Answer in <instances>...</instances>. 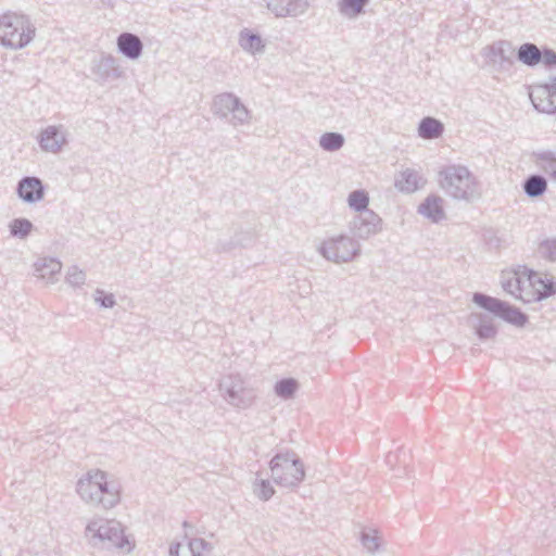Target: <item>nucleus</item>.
<instances>
[{
  "mask_svg": "<svg viewBox=\"0 0 556 556\" xmlns=\"http://www.w3.org/2000/svg\"><path fill=\"white\" fill-rule=\"evenodd\" d=\"M76 492L87 504L103 509L116 506L121 501L118 485L108 481V475L100 469L89 470L76 483Z\"/></svg>",
  "mask_w": 556,
  "mask_h": 556,
  "instance_id": "1",
  "label": "nucleus"
},
{
  "mask_svg": "<svg viewBox=\"0 0 556 556\" xmlns=\"http://www.w3.org/2000/svg\"><path fill=\"white\" fill-rule=\"evenodd\" d=\"M441 189L454 200L472 202L481 197L480 182L463 165H447L439 172Z\"/></svg>",
  "mask_w": 556,
  "mask_h": 556,
  "instance_id": "2",
  "label": "nucleus"
},
{
  "mask_svg": "<svg viewBox=\"0 0 556 556\" xmlns=\"http://www.w3.org/2000/svg\"><path fill=\"white\" fill-rule=\"evenodd\" d=\"M36 35L30 17L21 12L8 11L0 16V45L13 50L28 46Z\"/></svg>",
  "mask_w": 556,
  "mask_h": 556,
  "instance_id": "3",
  "label": "nucleus"
},
{
  "mask_svg": "<svg viewBox=\"0 0 556 556\" xmlns=\"http://www.w3.org/2000/svg\"><path fill=\"white\" fill-rule=\"evenodd\" d=\"M273 480L286 488L298 486L305 477L304 465L294 452L276 454L270 463Z\"/></svg>",
  "mask_w": 556,
  "mask_h": 556,
  "instance_id": "4",
  "label": "nucleus"
},
{
  "mask_svg": "<svg viewBox=\"0 0 556 556\" xmlns=\"http://www.w3.org/2000/svg\"><path fill=\"white\" fill-rule=\"evenodd\" d=\"M86 535L90 536L92 544L102 543L106 548L131 551L128 539L125 536L124 528L121 522L111 519H94L88 522L86 527Z\"/></svg>",
  "mask_w": 556,
  "mask_h": 556,
  "instance_id": "5",
  "label": "nucleus"
},
{
  "mask_svg": "<svg viewBox=\"0 0 556 556\" xmlns=\"http://www.w3.org/2000/svg\"><path fill=\"white\" fill-rule=\"evenodd\" d=\"M218 390L222 397L230 406L238 409L251 407L257 397L256 390L239 374H229L222 377Z\"/></svg>",
  "mask_w": 556,
  "mask_h": 556,
  "instance_id": "6",
  "label": "nucleus"
},
{
  "mask_svg": "<svg viewBox=\"0 0 556 556\" xmlns=\"http://www.w3.org/2000/svg\"><path fill=\"white\" fill-rule=\"evenodd\" d=\"M211 111L214 116L227 119L233 127L248 125L252 118L251 111L232 92L216 94L213 98Z\"/></svg>",
  "mask_w": 556,
  "mask_h": 556,
  "instance_id": "7",
  "label": "nucleus"
},
{
  "mask_svg": "<svg viewBox=\"0 0 556 556\" xmlns=\"http://www.w3.org/2000/svg\"><path fill=\"white\" fill-rule=\"evenodd\" d=\"M472 302L492 314L494 317L519 328L525 327L529 320L528 315L520 308L513 306L508 302L481 292H475L472 294Z\"/></svg>",
  "mask_w": 556,
  "mask_h": 556,
  "instance_id": "8",
  "label": "nucleus"
},
{
  "mask_svg": "<svg viewBox=\"0 0 556 556\" xmlns=\"http://www.w3.org/2000/svg\"><path fill=\"white\" fill-rule=\"evenodd\" d=\"M318 251L327 261L336 264L349 263L361 254V244L355 238L339 235L325 240Z\"/></svg>",
  "mask_w": 556,
  "mask_h": 556,
  "instance_id": "9",
  "label": "nucleus"
},
{
  "mask_svg": "<svg viewBox=\"0 0 556 556\" xmlns=\"http://www.w3.org/2000/svg\"><path fill=\"white\" fill-rule=\"evenodd\" d=\"M481 54L486 63L497 71H508L515 60V49L507 40H498L484 47Z\"/></svg>",
  "mask_w": 556,
  "mask_h": 556,
  "instance_id": "10",
  "label": "nucleus"
},
{
  "mask_svg": "<svg viewBox=\"0 0 556 556\" xmlns=\"http://www.w3.org/2000/svg\"><path fill=\"white\" fill-rule=\"evenodd\" d=\"M382 218L374 211L358 214L350 223L352 235L362 240H367L382 231Z\"/></svg>",
  "mask_w": 556,
  "mask_h": 556,
  "instance_id": "11",
  "label": "nucleus"
},
{
  "mask_svg": "<svg viewBox=\"0 0 556 556\" xmlns=\"http://www.w3.org/2000/svg\"><path fill=\"white\" fill-rule=\"evenodd\" d=\"M534 109L541 113H556V86L552 77L547 84L534 85L529 93Z\"/></svg>",
  "mask_w": 556,
  "mask_h": 556,
  "instance_id": "12",
  "label": "nucleus"
},
{
  "mask_svg": "<svg viewBox=\"0 0 556 556\" xmlns=\"http://www.w3.org/2000/svg\"><path fill=\"white\" fill-rule=\"evenodd\" d=\"M91 72L100 84L124 77V70L119 66L117 59L111 54H102L98 60H94Z\"/></svg>",
  "mask_w": 556,
  "mask_h": 556,
  "instance_id": "13",
  "label": "nucleus"
},
{
  "mask_svg": "<svg viewBox=\"0 0 556 556\" xmlns=\"http://www.w3.org/2000/svg\"><path fill=\"white\" fill-rule=\"evenodd\" d=\"M16 193L25 203H37L43 200L46 186L39 177L25 176L18 180Z\"/></svg>",
  "mask_w": 556,
  "mask_h": 556,
  "instance_id": "14",
  "label": "nucleus"
},
{
  "mask_svg": "<svg viewBox=\"0 0 556 556\" xmlns=\"http://www.w3.org/2000/svg\"><path fill=\"white\" fill-rule=\"evenodd\" d=\"M38 143L42 151L49 153H59L67 143L66 132L63 126L50 125L43 128L38 136Z\"/></svg>",
  "mask_w": 556,
  "mask_h": 556,
  "instance_id": "15",
  "label": "nucleus"
},
{
  "mask_svg": "<svg viewBox=\"0 0 556 556\" xmlns=\"http://www.w3.org/2000/svg\"><path fill=\"white\" fill-rule=\"evenodd\" d=\"M309 8V0H267V9L277 17L299 16Z\"/></svg>",
  "mask_w": 556,
  "mask_h": 556,
  "instance_id": "16",
  "label": "nucleus"
},
{
  "mask_svg": "<svg viewBox=\"0 0 556 556\" xmlns=\"http://www.w3.org/2000/svg\"><path fill=\"white\" fill-rule=\"evenodd\" d=\"M186 542L172 544L169 547L170 556H201L210 547V543L202 538L188 539Z\"/></svg>",
  "mask_w": 556,
  "mask_h": 556,
  "instance_id": "17",
  "label": "nucleus"
},
{
  "mask_svg": "<svg viewBox=\"0 0 556 556\" xmlns=\"http://www.w3.org/2000/svg\"><path fill=\"white\" fill-rule=\"evenodd\" d=\"M118 52L129 60H138L142 55L143 43L139 36L132 33H122L117 40Z\"/></svg>",
  "mask_w": 556,
  "mask_h": 556,
  "instance_id": "18",
  "label": "nucleus"
},
{
  "mask_svg": "<svg viewBox=\"0 0 556 556\" xmlns=\"http://www.w3.org/2000/svg\"><path fill=\"white\" fill-rule=\"evenodd\" d=\"M469 323L475 329L476 336L480 340L493 339L497 334V328L493 323L492 317L482 313H471Z\"/></svg>",
  "mask_w": 556,
  "mask_h": 556,
  "instance_id": "19",
  "label": "nucleus"
},
{
  "mask_svg": "<svg viewBox=\"0 0 556 556\" xmlns=\"http://www.w3.org/2000/svg\"><path fill=\"white\" fill-rule=\"evenodd\" d=\"M526 282H528V275H525L523 270H517L509 274L507 277H503L501 283L504 291L525 303H529L531 300L523 295Z\"/></svg>",
  "mask_w": 556,
  "mask_h": 556,
  "instance_id": "20",
  "label": "nucleus"
},
{
  "mask_svg": "<svg viewBox=\"0 0 556 556\" xmlns=\"http://www.w3.org/2000/svg\"><path fill=\"white\" fill-rule=\"evenodd\" d=\"M418 213L430 219L432 223H439L445 218L443 199L435 194L428 195L418 206Z\"/></svg>",
  "mask_w": 556,
  "mask_h": 556,
  "instance_id": "21",
  "label": "nucleus"
},
{
  "mask_svg": "<svg viewBox=\"0 0 556 556\" xmlns=\"http://www.w3.org/2000/svg\"><path fill=\"white\" fill-rule=\"evenodd\" d=\"M35 273L41 279H47L48 283L55 282V275L60 274L62 264L54 257H45L38 260L35 264Z\"/></svg>",
  "mask_w": 556,
  "mask_h": 556,
  "instance_id": "22",
  "label": "nucleus"
},
{
  "mask_svg": "<svg viewBox=\"0 0 556 556\" xmlns=\"http://www.w3.org/2000/svg\"><path fill=\"white\" fill-rule=\"evenodd\" d=\"M522 190L530 199L540 198L547 191V180L542 175L532 174L523 180Z\"/></svg>",
  "mask_w": 556,
  "mask_h": 556,
  "instance_id": "23",
  "label": "nucleus"
},
{
  "mask_svg": "<svg viewBox=\"0 0 556 556\" xmlns=\"http://www.w3.org/2000/svg\"><path fill=\"white\" fill-rule=\"evenodd\" d=\"M523 274L528 275V282L530 286H535L536 283H540L543 289L536 290V296L535 300H543L546 299L553 294L556 293V281L555 280H543L542 277L536 274L535 271L528 269L527 267H523Z\"/></svg>",
  "mask_w": 556,
  "mask_h": 556,
  "instance_id": "24",
  "label": "nucleus"
},
{
  "mask_svg": "<svg viewBox=\"0 0 556 556\" xmlns=\"http://www.w3.org/2000/svg\"><path fill=\"white\" fill-rule=\"evenodd\" d=\"M444 132V125L441 121L427 116L418 125V136L422 139H438Z\"/></svg>",
  "mask_w": 556,
  "mask_h": 556,
  "instance_id": "25",
  "label": "nucleus"
},
{
  "mask_svg": "<svg viewBox=\"0 0 556 556\" xmlns=\"http://www.w3.org/2000/svg\"><path fill=\"white\" fill-rule=\"evenodd\" d=\"M239 46L247 52L252 54L263 52L265 45L260 35L244 28L239 34Z\"/></svg>",
  "mask_w": 556,
  "mask_h": 556,
  "instance_id": "26",
  "label": "nucleus"
},
{
  "mask_svg": "<svg viewBox=\"0 0 556 556\" xmlns=\"http://www.w3.org/2000/svg\"><path fill=\"white\" fill-rule=\"evenodd\" d=\"M517 59L528 66H535L541 62L542 53L536 45L526 42L517 51Z\"/></svg>",
  "mask_w": 556,
  "mask_h": 556,
  "instance_id": "27",
  "label": "nucleus"
},
{
  "mask_svg": "<svg viewBox=\"0 0 556 556\" xmlns=\"http://www.w3.org/2000/svg\"><path fill=\"white\" fill-rule=\"evenodd\" d=\"M34 228V224L25 217L14 218L9 224L10 235L13 238L21 240L26 239L31 233Z\"/></svg>",
  "mask_w": 556,
  "mask_h": 556,
  "instance_id": "28",
  "label": "nucleus"
},
{
  "mask_svg": "<svg viewBox=\"0 0 556 556\" xmlns=\"http://www.w3.org/2000/svg\"><path fill=\"white\" fill-rule=\"evenodd\" d=\"M369 0H339V12L348 17H357L365 12Z\"/></svg>",
  "mask_w": 556,
  "mask_h": 556,
  "instance_id": "29",
  "label": "nucleus"
},
{
  "mask_svg": "<svg viewBox=\"0 0 556 556\" xmlns=\"http://www.w3.org/2000/svg\"><path fill=\"white\" fill-rule=\"evenodd\" d=\"M344 136L336 131L325 132L319 138V147L327 152L339 151L344 146Z\"/></svg>",
  "mask_w": 556,
  "mask_h": 556,
  "instance_id": "30",
  "label": "nucleus"
},
{
  "mask_svg": "<svg viewBox=\"0 0 556 556\" xmlns=\"http://www.w3.org/2000/svg\"><path fill=\"white\" fill-rule=\"evenodd\" d=\"M299 389V382L294 378H283L274 386L275 394L282 400L292 399Z\"/></svg>",
  "mask_w": 556,
  "mask_h": 556,
  "instance_id": "31",
  "label": "nucleus"
},
{
  "mask_svg": "<svg viewBox=\"0 0 556 556\" xmlns=\"http://www.w3.org/2000/svg\"><path fill=\"white\" fill-rule=\"evenodd\" d=\"M540 168L553 180H556V152L543 151L535 154Z\"/></svg>",
  "mask_w": 556,
  "mask_h": 556,
  "instance_id": "32",
  "label": "nucleus"
},
{
  "mask_svg": "<svg viewBox=\"0 0 556 556\" xmlns=\"http://www.w3.org/2000/svg\"><path fill=\"white\" fill-rule=\"evenodd\" d=\"M348 203L350 208L354 210L355 212L362 214L366 211H370L368 208L369 204V195L368 192L363 189H357L352 191L348 197Z\"/></svg>",
  "mask_w": 556,
  "mask_h": 556,
  "instance_id": "33",
  "label": "nucleus"
},
{
  "mask_svg": "<svg viewBox=\"0 0 556 556\" xmlns=\"http://www.w3.org/2000/svg\"><path fill=\"white\" fill-rule=\"evenodd\" d=\"M396 187L403 191L414 192L418 188V174L407 169L402 173V179L396 181Z\"/></svg>",
  "mask_w": 556,
  "mask_h": 556,
  "instance_id": "34",
  "label": "nucleus"
},
{
  "mask_svg": "<svg viewBox=\"0 0 556 556\" xmlns=\"http://www.w3.org/2000/svg\"><path fill=\"white\" fill-rule=\"evenodd\" d=\"M539 255L548 261L556 262V238L544 239L538 247Z\"/></svg>",
  "mask_w": 556,
  "mask_h": 556,
  "instance_id": "35",
  "label": "nucleus"
},
{
  "mask_svg": "<svg viewBox=\"0 0 556 556\" xmlns=\"http://www.w3.org/2000/svg\"><path fill=\"white\" fill-rule=\"evenodd\" d=\"M65 281L74 288H80L86 283V273L77 265H73L66 271Z\"/></svg>",
  "mask_w": 556,
  "mask_h": 556,
  "instance_id": "36",
  "label": "nucleus"
},
{
  "mask_svg": "<svg viewBox=\"0 0 556 556\" xmlns=\"http://www.w3.org/2000/svg\"><path fill=\"white\" fill-rule=\"evenodd\" d=\"M253 492L261 501H268L274 495L275 490L268 480L261 479L254 482Z\"/></svg>",
  "mask_w": 556,
  "mask_h": 556,
  "instance_id": "37",
  "label": "nucleus"
},
{
  "mask_svg": "<svg viewBox=\"0 0 556 556\" xmlns=\"http://www.w3.org/2000/svg\"><path fill=\"white\" fill-rule=\"evenodd\" d=\"M94 301L104 308H112L115 304V298L112 293H105L101 289H97L94 292Z\"/></svg>",
  "mask_w": 556,
  "mask_h": 556,
  "instance_id": "38",
  "label": "nucleus"
},
{
  "mask_svg": "<svg viewBox=\"0 0 556 556\" xmlns=\"http://www.w3.org/2000/svg\"><path fill=\"white\" fill-rule=\"evenodd\" d=\"M361 542L369 553H375L379 548V538L375 534L362 532Z\"/></svg>",
  "mask_w": 556,
  "mask_h": 556,
  "instance_id": "39",
  "label": "nucleus"
},
{
  "mask_svg": "<svg viewBox=\"0 0 556 556\" xmlns=\"http://www.w3.org/2000/svg\"><path fill=\"white\" fill-rule=\"evenodd\" d=\"M542 53V59H541V62L546 66V67H556V52L552 49H548V48H545L543 51H541Z\"/></svg>",
  "mask_w": 556,
  "mask_h": 556,
  "instance_id": "40",
  "label": "nucleus"
},
{
  "mask_svg": "<svg viewBox=\"0 0 556 556\" xmlns=\"http://www.w3.org/2000/svg\"><path fill=\"white\" fill-rule=\"evenodd\" d=\"M396 458H397V455H396L395 453H391V452H390V453L387 455L386 460H387V463H388V464H392Z\"/></svg>",
  "mask_w": 556,
  "mask_h": 556,
  "instance_id": "41",
  "label": "nucleus"
},
{
  "mask_svg": "<svg viewBox=\"0 0 556 556\" xmlns=\"http://www.w3.org/2000/svg\"><path fill=\"white\" fill-rule=\"evenodd\" d=\"M182 527H184V528L190 527V523H189L188 521H184V522H182Z\"/></svg>",
  "mask_w": 556,
  "mask_h": 556,
  "instance_id": "42",
  "label": "nucleus"
}]
</instances>
